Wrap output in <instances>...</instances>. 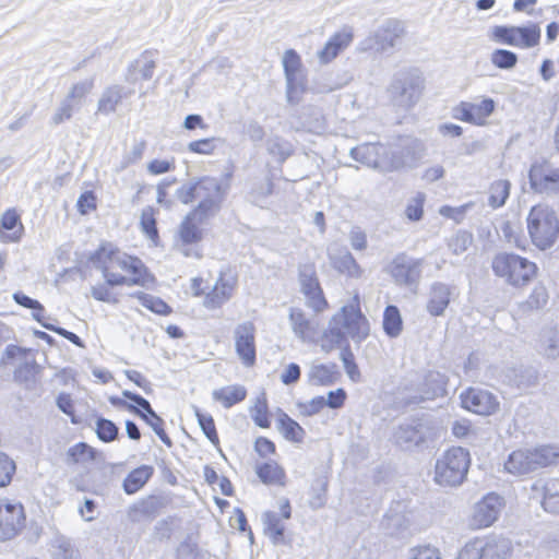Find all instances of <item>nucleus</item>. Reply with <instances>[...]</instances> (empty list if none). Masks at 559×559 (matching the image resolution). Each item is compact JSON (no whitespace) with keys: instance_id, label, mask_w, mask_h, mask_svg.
Wrapping results in <instances>:
<instances>
[{"instance_id":"1","label":"nucleus","mask_w":559,"mask_h":559,"mask_svg":"<svg viewBox=\"0 0 559 559\" xmlns=\"http://www.w3.org/2000/svg\"><path fill=\"white\" fill-rule=\"evenodd\" d=\"M92 262L99 269L109 286H146L153 277L146 272L143 262L119 250L98 249Z\"/></svg>"},{"instance_id":"2","label":"nucleus","mask_w":559,"mask_h":559,"mask_svg":"<svg viewBox=\"0 0 559 559\" xmlns=\"http://www.w3.org/2000/svg\"><path fill=\"white\" fill-rule=\"evenodd\" d=\"M228 188V183L224 185L221 179L204 176L181 185L176 190L175 197L182 204L197 201V206L191 211L192 216L209 219L219 212Z\"/></svg>"},{"instance_id":"3","label":"nucleus","mask_w":559,"mask_h":559,"mask_svg":"<svg viewBox=\"0 0 559 559\" xmlns=\"http://www.w3.org/2000/svg\"><path fill=\"white\" fill-rule=\"evenodd\" d=\"M526 224L536 248L546 250L555 245L559 235V218L551 206L545 203L534 205L528 212Z\"/></svg>"},{"instance_id":"4","label":"nucleus","mask_w":559,"mask_h":559,"mask_svg":"<svg viewBox=\"0 0 559 559\" xmlns=\"http://www.w3.org/2000/svg\"><path fill=\"white\" fill-rule=\"evenodd\" d=\"M559 463V447L542 445L533 450L513 451L504 463V469L516 476Z\"/></svg>"},{"instance_id":"5","label":"nucleus","mask_w":559,"mask_h":559,"mask_svg":"<svg viewBox=\"0 0 559 559\" xmlns=\"http://www.w3.org/2000/svg\"><path fill=\"white\" fill-rule=\"evenodd\" d=\"M493 273L512 286L528 284L537 272L534 262L515 253L499 252L491 263Z\"/></svg>"},{"instance_id":"6","label":"nucleus","mask_w":559,"mask_h":559,"mask_svg":"<svg viewBox=\"0 0 559 559\" xmlns=\"http://www.w3.org/2000/svg\"><path fill=\"white\" fill-rule=\"evenodd\" d=\"M471 464L469 452L461 447L445 451L436 462L435 480L441 486H459L465 479Z\"/></svg>"},{"instance_id":"7","label":"nucleus","mask_w":559,"mask_h":559,"mask_svg":"<svg viewBox=\"0 0 559 559\" xmlns=\"http://www.w3.org/2000/svg\"><path fill=\"white\" fill-rule=\"evenodd\" d=\"M424 82V78L415 71L396 73L388 87L390 102L399 109H411L421 96Z\"/></svg>"},{"instance_id":"8","label":"nucleus","mask_w":559,"mask_h":559,"mask_svg":"<svg viewBox=\"0 0 559 559\" xmlns=\"http://www.w3.org/2000/svg\"><path fill=\"white\" fill-rule=\"evenodd\" d=\"M540 35V27L536 23H528L525 26L497 25L491 29L492 40L519 48H533L537 46Z\"/></svg>"},{"instance_id":"9","label":"nucleus","mask_w":559,"mask_h":559,"mask_svg":"<svg viewBox=\"0 0 559 559\" xmlns=\"http://www.w3.org/2000/svg\"><path fill=\"white\" fill-rule=\"evenodd\" d=\"M205 221V218L192 216V212H190L179 225L175 248L185 257L202 258L198 243L202 240L203 234L198 223L201 224Z\"/></svg>"},{"instance_id":"10","label":"nucleus","mask_w":559,"mask_h":559,"mask_svg":"<svg viewBox=\"0 0 559 559\" xmlns=\"http://www.w3.org/2000/svg\"><path fill=\"white\" fill-rule=\"evenodd\" d=\"M425 146L414 138H404L399 144L388 148V169L412 168L424 157Z\"/></svg>"},{"instance_id":"11","label":"nucleus","mask_w":559,"mask_h":559,"mask_svg":"<svg viewBox=\"0 0 559 559\" xmlns=\"http://www.w3.org/2000/svg\"><path fill=\"white\" fill-rule=\"evenodd\" d=\"M424 263V259L400 253L392 260L389 272L397 285L416 288L421 278Z\"/></svg>"},{"instance_id":"12","label":"nucleus","mask_w":559,"mask_h":559,"mask_svg":"<svg viewBox=\"0 0 559 559\" xmlns=\"http://www.w3.org/2000/svg\"><path fill=\"white\" fill-rule=\"evenodd\" d=\"M282 64L286 80V94L289 103L295 102L305 91V70L300 56L294 49L285 50Z\"/></svg>"},{"instance_id":"13","label":"nucleus","mask_w":559,"mask_h":559,"mask_svg":"<svg viewBox=\"0 0 559 559\" xmlns=\"http://www.w3.org/2000/svg\"><path fill=\"white\" fill-rule=\"evenodd\" d=\"M405 34L404 24L399 20H386L378 29L364 41V49H374L386 52L393 49L396 41Z\"/></svg>"},{"instance_id":"14","label":"nucleus","mask_w":559,"mask_h":559,"mask_svg":"<svg viewBox=\"0 0 559 559\" xmlns=\"http://www.w3.org/2000/svg\"><path fill=\"white\" fill-rule=\"evenodd\" d=\"M1 362L15 368L14 378L20 382L29 381L36 373L37 366L31 350L16 345H9L5 348Z\"/></svg>"},{"instance_id":"15","label":"nucleus","mask_w":559,"mask_h":559,"mask_svg":"<svg viewBox=\"0 0 559 559\" xmlns=\"http://www.w3.org/2000/svg\"><path fill=\"white\" fill-rule=\"evenodd\" d=\"M503 507L501 497L489 493L475 503L468 518V526L473 530L486 528L492 525Z\"/></svg>"},{"instance_id":"16","label":"nucleus","mask_w":559,"mask_h":559,"mask_svg":"<svg viewBox=\"0 0 559 559\" xmlns=\"http://www.w3.org/2000/svg\"><path fill=\"white\" fill-rule=\"evenodd\" d=\"M25 526L24 508L20 502L0 500V540L15 537Z\"/></svg>"},{"instance_id":"17","label":"nucleus","mask_w":559,"mask_h":559,"mask_svg":"<svg viewBox=\"0 0 559 559\" xmlns=\"http://www.w3.org/2000/svg\"><path fill=\"white\" fill-rule=\"evenodd\" d=\"M335 316V322L341 323L344 331L353 340L361 341L369 334V323L359 309L358 301L344 306Z\"/></svg>"},{"instance_id":"18","label":"nucleus","mask_w":559,"mask_h":559,"mask_svg":"<svg viewBox=\"0 0 559 559\" xmlns=\"http://www.w3.org/2000/svg\"><path fill=\"white\" fill-rule=\"evenodd\" d=\"M528 179L531 188L542 194H551L559 191V168L547 162L532 165Z\"/></svg>"},{"instance_id":"19","label":"nucleus","mask_w":559,"mask_h":559,"mask_svg":"<svg viewBox=\"0 0 559 559\" xmlns=\"http://www.w3.org/2000/svg\"><path fill=\"white\" fill-rule=\"evenodd\" d=\"M461 401L464 408L484 416L493 414L499 407L497 397L481 389H468L461 394Z\"/></svg>"},{"instance_id":"20","label":"nucleus","mask_w":559,"mask_h":559,"mask_svg":"<svg viewBox=\"0 0 559 559\" xmlns=\"http://www.w3.org/2000/svg\"><path fill=\"white\" fill-rule=\"evenodd\" d=\"M254 333L255 328L249 321L238 324L234 331L236 352L246 366L255 362Z\"/></svg>"},{"instance_id":"21","label":"nucleus","mask_w":559,"mask_h":559,"mask_svg":"<svg viewBox=\"0 0 559 559\" xmlns=\"http://www.w3.org/2000/svg\"><path fill=\"white\" fill-rule=\"evenodd\" d=\"M289 322L294 334L302 342H316L320 333V322L308 317L300 308H290Z\"/></svg>"},{"instance_id":"22","label":"nucleus","mask_w":559,"mask_h":559,"mask_svg":"<svg viewBox=\"0 0 559 559\" xmlns=\"http://www.w3.org/2000/svg\"><path fill=\"white\" fill-rule=\"evenodd\" d=\"M388 147L382 144L364 143L350 150V156L371 168L388 169Z\"/></svg>"},{"instance_id":"23","label":"nucleus","mask_w":559,"mask_h":559,"mask_svg":"<svg viewBox=\"0 0 559 559\" xmlns=\"http://www.w3.org/2000/svg\"><path fill=\"white\" fill-rule=\"evenodd\" d=\"M353 38L354 35L349 27H345L331 36L324 47L317 52L320 63L326 64L335 59L341 51L352 44Z\"/></svg>"},{"instance_id":"24","label":"nucleus","mask_w":559,"mask_h":559,"mask_svg":"<svg viewBox=\"0 0 559 559\" xmlns=\"http://www.w3.org/2000/svg\"><path fill=\"white\" fill-rule=\"evenodd\" d=\"M133 93V90L119 84L107 86L98 99L97 111L103 115L115 112L122 99L130 97Z\"/></svg>"},{"instance_id":"25","label":"nucleus","mask_w":559,"mask_h":559,"mask_svg":"<svg viewBox=\"0 0 559 559\" xmlns=\"http://www.w3.org/2000/svg\"><path fill=\"white\" fill-rule=\"evenodd\" d=\"M427 428L421 425H401L394 433L395 442L405 450H411L426 442Z\"/></svg>"},{"instance_id":"26","label":"nucleus","mask_w":559,"mask_h":559,"mask_svg":"<svg viewBox=\"0 0 559 559\" xmlns=\"http://www.w3.org/2000/svg\"><path fill=\"white\" fill-rule=\"evenodd\" d=\"M24 227L15 210L5 211L0 218V240L15 242L22 237Z\"/></svg>"},{"instance_id":"27","label":"nucleus","mask_w":559,"mask_h":559,"mask_svg":"<svg viewBox=\"0 0 559 559\" xmlns=\"http://www.w3.org/2000/svg\"><path fill=\"white\" fill-rule=\"evenodd\" d=\"M111 403L114 405H121L127 407L129 411L140 416L154 430V432L165 445L168 448L173 445V441L165 432L164 420L156 413H152L151 415L144 414L135 405L128 404L127 402L119 399H111Z\"/></svg>"},{"instance_id":"28","label":"nucleus","mask_w":559,"mask_h":559,"mask_svg":"<svg viewBox=\"0 0 559 559\" xmlns=\"http://www.w3.org/2000/svg\"><path fill=\"white\" fill-rule=\"evenodd\" d=\"M450 287L443 283H435L430 288L427 311L435 317L443 314L450 302Z\"/></svg>"},{"instance_id":"29","label":"nucleus","mask_w":559,"mask_h":559,"mask_svg":"<svg viewBox=\"0 0 559 559\" xmlns=\"http://www.w3.org/2000/svg\"><path fill=\"white\" fill-rule=\"evenodd\" d=\"M233 290V282L221 276L212 290L205 296L204 307L211 310L219 308L231 297Z\"/></svg>"},{"instance_id":"30","label":"nucleus","mask_w":559,"mask_h":559,"mask_svg":"<svg viewBox=\"0 0 559 559\" xmlns=\"http://www.w3.org/2000/svg\"><path fill=\"white\" fill-rule=\"evenodd\" d=\"M485 559H506L512 551L511 540L503 537L479 538Z\"/></svg>"},{"instance_id":"31","label":"nucleus","mask_w":559,"mask_h":559,"mask_svg":"<svg viewBox=\"0 0 559 559\" xmlns=\"http://www.w3.org/2000/svg\"><path fill=\"white\" fill-rule=\"evenodd\" d=\"M447 382L448 379L444 374L438 371H429L424 379L421 388L423 395L418 402L443 396L447 393Z\"/></svg>"},{"instance_id":"32","label":"nucleus","mask_w":559,"mask_h":559,"mask_svg":"<svg viewBox=\"0 0 559 559\" xmlns=\"http://www.w3.org/2000/svg\"><path fill=\"white\" fill-rule=\"evenodd\" d=\"M539 353L549 360L559 359V328H545L539 336Z\"/></svg>"},{"instance_id":"33","label":"nucleus","mask_w":559,"mask_h":559,"mask_svg":"<svg viewBox=\"0 0 559 559\" xmlns=\"http://www.w3.org/2000/svg\"><path fill=\"white\" fill-rule=\"evenodd\" d=\"M155 68L156 63L152 57V52L145 51L140 56V58H138L128 67L126 80L128 82H135V72H139L141 74L142 80H151Z\"/></svg>"},{"instance_id":"34","label":"nucleus","mask_w":559,"mask_h":559,"mask_svg":"<svg viewBox=\"0 0 559 559\" xmlns=\"http://www.w3.org/2000/svg\"><path fill=\"white\" fill-rule=\"evenodd\" d=\"M283 518L272 511L262 514L263 531L274 545L284 543L285 524Z\"/></svg>"},{"instance_id":"35","label":"nucleus","mask_w":559,"mask_h":559,"mask_svg":"<svg viewBox=\"0 0 559 559\" xmlns=\"http://www.w3.org/2000/svg\"><path fill=\"white\" fill-rule=\"evenodd\" d=\"M346 332L344 331L341 323L335 322V316L330 321L329 329L324 331L321 337V349L325 353L333 350L336 347H341L346 343Z\"/></svg>"},{"instance_id":"36","label":"nucleus","mask_w":559,"mask_h":559,"mask_svg":"<svg viewBox=\"0 0 559 559\" xmlns=\"http://www.w3.org/2000/svg\"><path fill=\"white\" fill-rule=\"evenodd\" d=\"M154 469L152 466L142 465L128 474L123 480V489L128 495L139 491L152 477Z\"/></svg>"},{"instance_id":"37","label":"nucleus","mask_w":559,"mask_h":559,"mask_svg":"<svg viewBox=\"0 0 559 559\" xmlns=\"http://www.w3.org/2000/svg\"><path fill=\"white\" fill-rule=\"evenodd\" d=\"M336 365H313L308 372V381L314 385L333 384L337 378Z\"/></svg>"},{"instance_id":"38","label":"nucleus","mask_w":559,"mask_h":559,"mask_svg":"<svg viewBox=\"0 0 559 559\" xmlns=\"http://www.w3.org/2000/svg\"><path fill=\"white\" fill-rule=\"evenodd\" d=\"M332 265L338 272L346 274L350 277L359 278L362 276V269L356 262L350 252L344 251L331 258Z\"/></svg>"},{"instance_id":"39","label":"nucleus","mask_w":559,"mask_h":559,"mask_svg":"<svg viewBox=\"0 0 559 559\" xmlns=\"http://www.w3.org/2000/svg\"><path fill=\"white\" fill-rule=\"evenodd\" d=\"M508 378L520 390L535 386L538 382V373L534 368L520 367L510 371Z\"/></svg>"},{"instance_id":"40","label":"nucleus","mask_w":559,"mask_h":559,"mask_svg":"<svg viewBox=\"0 0 559 559\" xmlns=\"http://www.w3.org/2000/svg\"><path fill=\"white\" fill-rule=\"evenodd\" d=\"M246 395L247 391L241 385H229L213 392L214 400L221 402L226 408L243 401Z\"/></svg>"},{"instance_id":"41","label":"nucleus","mask_w":559,"mask_h":559,"mask_svg":"<svg viewBox=\"0 0 559 559\" xmlns=\"http://www.w3.org/2000/svg\"><path fill=\"white\" fill-rule=\"evenodd\" d=\"M511 183L509 180L499 179L493 181L488 190V205L492 209L503 206L510 195Z\"/></svg>"},{"instance_id":"42","label":"nucleus","mask_w":559,"mask_h":559,"mask_svg":"<svg viewBox=\"0 0 559 559\" xmlns=\"http://www.w3.org/2000/svg\"><path fill=\"white\" fill-rule=\"evenodd\" d=\"M278 429L285 439L293 442H301L305 437L304 428L287 414L282 413L278 417Z\"/></svg>"},{"instance_id":"43","label":"nucleus","mask_w":559,"mask_h":559,"mask_svg":"<svg viewBox=\"0 0 559 559\" xmlns=\"http://www.w3.org/2000/svg\"><path fill=\"white\" fill-rule=\"evenodd\" d=\"M95 450L85 442H79L67 451L66 463L85 464L94 461Z\"/></svg>"},{"instance_id":"44","label":"nucleus","mask_w":559,"mask_h":559,"mask_svg":"<svg viewBox=\"0 0 559 559\" xmlns=\"http://www.w3.org/2000/svg\"><path fill=\"white\" fill-rule=\"evenodd\" d=\"M402 317L396 306H388L383 313V330L390 337H397L402 332Z\"/></svg>"},{"instance_id":"45","label":"nucleus","mask_w":559,"mask_h":559,"mask_svg":"<svg viewBox=\"0 0 559 559\" xmlns=\"http://www.w3.org/2000/svg\"><path fill=\"white\" fill-rule=\"evenodd\" d=\"M257 474L264 484H283L284 471L274 462L265 463L259 466L257 468Z\"/></svg>"},{"instance_id":"46","label":"nucleus","mask_w":559,"mask_h":559,"mask_svg":"<svg viewBox=\"0 0 559 559\" xmlns=\"http://www.w3.org/2000/svg\"><path fill=\"white\" fill-rule=\"evenodd\" d=\"M81 105L78 104L74 100H71L69 97H64L59 107L57 108L56 112L51 117L50 123L52 126H59L62 122L70 120L73 116V114L81 109Z\"/></svg>"},{"instance_id":"47","label":"nucleus","mask_w":559,"mask_h":559,"mask_svg":"<svg viewBox=\"0 0 559 559\" xmlns=\"http://www.w3.org/2000/svg\"><path fill=\"white\" fill-rule=\"evenodd\" d=\"M542 504L547 512L559 513V488L556 480H549L544 486Z\"/></svg>"},{"instance_id":"48","label":"nucleus","mask_w":559,"mask_h":559,"mask_svg":"<svg viewBox=\"0 0 559 559\" xmlns=\"http://www.w3.org/2000/svg\"><path fill=\"white\" fill-rule=\"evenodd\" d=\"M266 148L280 163H283L293 153L290 143L278 136L269 139Z\"/></svg>"},{"instance_id":"49","label":"nucleus","mask_w":559,"mask_h":559,"mask_svg":"<svg viewBox=\"0 0 559 559\" xmlns=\"http://www.w3.org/2000/svg\"><path fill=\"white\" fill-rule=\"evenodd\" d=\"M194 415L198 419L200 428L206 436V438L214 444L218 445L219 439L216 432L214 419L210 414L202 413L198 407H193Z\"/></svg>"},{"instance_id":"50","label":"nucleus","mask_w":559,"mask_h":559,"mask_svg":"<svg viewBox=\"0 0 559 559\" xmlns=\"http://www.w3.org/2000/svg\"><path fill=\"white\" fill-rule=\"evenodd\" d=\"M382 525L389 532V534L394 535L401 534L407 530L409 526V521L402 513L391 512L385 515Z\"/></svg>"},{"instance_id":"51","label":"nucleus","mask_w":559,"mask_h":559,"mask_svg":"<svg viewBox=\"0 0 559 559\" xmlns=\"http://www.w3.org/2000/svg\"><path fill=\"white\" fill-rule=\"evenodd\" d=\"M131 296L136 297L144 307L155 313L167 314L170 312L169 306L158 297L145 294L143 292L134 293Z\"/></svg>"},{"instance_id":"52","label":"nucleus","mask_w":559,"mask_h":559,"mask_svg":"<svg viewBox=\"0 0 559 559\" xmlns=\"http://www.w3.org/2000/svg\"><path fill=\"white\" fill-rule=\"evenodd\" d=\"M490 61L499 69L510 70L518 63V56L507 49H496L491 52Z\"/></svg>"},{"instance_id":"53","label":"nucleus","mask_w":559,"mask_h":559,"mask_svg":"<svg viewBox=\"0 0 559 559\" xmlns=\"http://www.w3.org/2000/svg\"><path fill=\"white\" fill-rule=\"evenodd\" d=\"M53 559H81V555L70 540L58 537L55 540Z\"/></svg>"},{"instance_id":"54","label":"nucleus","mask_w":559,"mask_h":559,"mask_svg":"<svg viewBox=\"0 0 559 559\" xmlns=\"http://www.w3.org/2000/svg\"><path fill=\"white\" fill-rule=\"evenodd\" d=\"M93 88L94 79L90 78L73 84L68 92L67 97L83 106L85 97L92 92Z\"/></svg>"},{"instance_id":"55","label":"nucleus","mask_w":559,"mask_h":559,"mask_svg":"<svg viewBox=\"0 0 559 559\" xmlns=\"http://www.w3.org/2000/svg\"><path fill=\"white\" fill-rule=\"evenodd\" d=\"M471 108L475 117V124L484 126L487 117H489L495 109V102L491 98H485L480 103H471Z\"/></svg>"},{"instance_id":"56","label":"nucleus","mask_w":559,"mask_h":559,"mask_svg":"<svg viewBox=\"0 0 559 559\" xmlns=\"http://www.w3.org/2000/svg\"><path fill=\"white\" fill-rule=\"evenodd\" d=\"M140 225L142 228V231L150 238L155 239L158 236L157 228H156V219L154 210L151 206H147L142 210L141 217H140Z\"/></svg>"},{"instance_id":"57","label":"nucleus","mask_w":559,"mask_h":559,"mask_svg":"<svg viewBox=\"0 0 559 559\" xmlns=\"http://www.w3.org/2000/svg\"><path fill=\"white\" fill-rule=\"evenodd\" d=\"M475 205L474 202H467L460 206H450V205H442L439 209V214L445 218L452 219L455 223H461L465 216L466 213L473 209Z\"/></svg>"},{"instance_id":"58","label":"nucleus","mask_w":559,"mask_h":559,"mask_svg":"<svg viewBox=\"0 0 559 559\" xmlns=\"http://www.w3.org/2000/svg\"><path fill=\"white\" fill-rule=\"evenodd\" d=\"M118 427L109 419L99 418L96 423V433L104 442L114 441L118 436Z\"/></svg>"},{"instance_id":"59","label":"nucleus","mask_w":559,"mask_h":559,"mask_svg":"<svg viewBox=\"0 0 559 559\" xmlns=\"http://www.w3.org/2000/svg\"><path fill=\"white\" fill-rule=\"evenodd\" d=\"M217 142H219V139L216 138H207L192 141L188 144V150L197 154L211 155L216 150Z\"/></svg>"},{"instance_id":"60","label":"nucleus","mask_w":559,"mask_h":559,"mask_svg":"<svg viewBox=\"0 0 559 559\" xmlns=\"http://www.w3.org/2000/svg\"><path fill=\"white\" fill-rule=\"evenodd\" d=\"M473 242L472 234L467 231H459L449 242V248L454 254H462Z\"/></svg>"},{"instance_id":"61","label":"nucleus","mask_w":559,"mask_h":559,"mask_svg":"<svg viewBox=\"0 0 559 559\" xmlns=\"http://www.w3.org/2000/svg\"><path fill=\"white\" fill-rule=\"evenodd\" d=\"M425 199V193L417 192L416 195L409 200L405 210L407 218H409L411 221H419L421 218Z\"/></svg>"},{"instance_id":"62","label":"nucleus","mask_w":559,"mask_h":559,"mask_svg":"<svg viewBox=\"0 0 559 559\" xmlns=\"http://www.w3.org/2000/svg\"><path fill=\"white\" fill-rule=\"evenodd\" d=\"M306 297V304L310 307L314 312H321L328 307V302L323 296V292L321 287L311 289V292L304 293Z\"/></svg>"},{"instance_id":"63","label":"nucleus","mask_w":559,"mask_h":559,"mask_svg":"<svg viewBox=\"0 0 559 559\" xmlns=\"http://www.w3.org/2000/svg\"><path fill=\"white\" fill-rule=\"evenodd\" d=\"M15 471L14 462L3 452H0V487L10 484Z\"/></svg>"},{"instance_id":"64","label":"nucleus","mask_w":559,"mask_h":559,"mask_svg":"<svg viewBox=\"0 0 559 559\" xmlns=\"http://www.w3.org/2000/svg\"><path fill=\"white\" fill-rule=\"evenodd\" d=\"M457 559H485L479 538H474L461 549Z\"/></svg>"}]
</instances>
